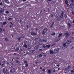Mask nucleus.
I'll list each match as a JSON object with an SVG mask.
<instances>
[{"instance_id":"9b49d317","label":"nucleus","mask_w":74,"mask_h":74,"mask_svg":"<svg viewBox=\"0 0 74 74\" xmlns=\"http://www.w3.org/2000/svg\"><path fill=\"white\" fill-rule=\"evenodd\" d=\"M16 63H18V64H20V63H21L20 61H18V60H16Z\"/></svg>"},{"instance_id":"4d7b16f0","label":"nucleus","mask_w":74,"mask_h":74,"mask_svg":"<svg viewBox=\"0 0 74 74\" xmlns=\"http://www.w3.org/2000/svg\"><path fill=\"white\" fill-rule=\"evenodd\" d=\"M32 52H35V51L34 50H32Z\"/></svg>"},{"instance_id":"79ce46f5","label":"nucleus","mask_w":74,"mask_h":74,"mask_svg":"<svg viewBox=\"0 0 74 74\" xmlns=\"http://www.w3.org/2000/svg\"><path fill=\"white\" fill-rule=\"evenodd\" d=\"M12 19V18H8V20H11V19Z\"/></svg>"},{"instance_id":"f257e3e1","label":"nucleus","mask_w":74,"mask_h":74,"mask_svg":"<svg viewBox=\"0 0 74 74\" xmlns=\"http://www.w3.org/2000/svg\"><path fill=\"white\" fill-rule=\"evenodd\" d=\"M66 36V38H68L70 36V34H69V33H68L67 32L65 33V34H64V36Z\"/></svg>"},{"instance_id":"0e129e2a","label":"nucleus","mask_w":74,"mask_h":74,"mask_svg":"<svg viewBox=\"0 0 74 74\" xmlns=\"http://www.w3.org/2000/svg\"><path fill=\"white\" fill-rule=\"evenodd\" d=\"M40 51H42V49H40Z\"/></svg>"},{"instance_id":"49530a36","label":"nucleus","mask_w":74,"mask_h":74,"mask_svg":"<svg viewBox=\"0 0 74 74\" xmlns=\"http://www.w3.org/2000/svg\"><path fill=\"white\" fill-rule=\"evenodd\" d=\"M53 73H55V72H56V71H55V70H53Z\"/></svg>"},{"instance_id":"20e7f679","label":"nucleus","mask_w":74,"mask_h":74,"mask_svg":"<svg viewBox=\"0 0 74 74\" xmlns=\"http://www.w3.org/2000/svg\"><path fill=\"white\" fill-rule=\"evenodd\" d=\"M72 41L71 40H67L66 42V44H70L72 42Z\"/></svg>"},{"instance_id":"680f3d73","label":"nucleus","mask_w":74,"mask_h":74,"mask_svg":"<svg viewBox=\"0 0 74 74\" xmlns=\"http://www.w3.org/2000/svg\"><path fill=\"white\" fill-rule=\"evenodd\" d=\"M57 66H58V67H59V66H60V65L59 64L57 65Z\"/></svg>"},{"instance_id":"a19ab883","label":"nucleus","mask_w":74,"mask_h":74,"mask_svg":"<svg viewBox=\"0 0 74 74\" xmlns=\"http://www.w3.org/2000/svg\"><path fill=\"white\" fill-rule=\"evenodd\" d=\"M42 40H43V39L42 40L41 39H40L39 40V41L41 42H42V41H43Z\"/></svg>"},{"instance_id":"052dcab7","label":"nucleus","mask_w":74,"mask_h":74,"mask_svg":"<svg viewBox=\"0 0 74 74\" xmlns=\"http://www.w3.org/2000/svg\"><path fill=\"white\" fill-rule=\"evenodd\" d=\"M26 27L27 28H28L29 27V26H28V25H27Z\"/></svg>"},{"instance_id":"bb28decb","label":"nucleus","mask_w":74,"mask_h":74,"mask_svg":"<svg viewBox=\"0 0 74 74\" xmlns=\"http://www.w3.org/2000/svg\"><path fill=\"white\" fill-rule=\"evenodd\" d=\"M63 45L64 47H66V43L63 44Z\"/></svg>"},{"instance_id":"5701e85b","label":"nucleus","mask_w":74,"mask_h":74,"mask_svg":"<svg viewBox=\"0 0 74 74\" xmlns=\"http://www.w3.org/2000/svg\"><path fill=\"white\" fill-rule=\"evenodd\" d=\"M6 24H7V22H3V25H5Z\"/></svg>"},{"instance_id":"f8f14e48","label":"nucleus","mask_w":74,"mask_h":74,"mask_svg":"<svg viewBox=\"0 0 74 74\" xmlns=\"http://www.w3.org/2000/svg\"><path fill=\"white\" fill-rule=\"evenodd\" d=\"M5 2L6 3H7V4H8V3H9V1H8V0H5Z\"/></svg>"},{"instance_id":"c9c22d12","label":"nucleus","mask_w":74,"mask_h":74,"mask_svg":"<svg viewBox=\"0 0 74 74\" xmlns=\"http://www.w3.org/2000/svg\"><path fill=\"white\" fill-rule=\"evenodd\" d=\"M40 57H42V55L41 54H39L38 55Z\"/></svg>"},{"instance_id":"6e6d98bb","label":"nucleus","mask_w":74,"mask_h":74,"mask_svg":"<svg viewBox=\"0 0 74 74\" xmlns=\"http://www.w3.org/2000/svg\"><path fill=\"white\" fill-rule=\"evenodd\" d=\"M53 26V25H52V24H51L50 27H52Z\"/></svg>"},{"instance_id":"423d86ee","label":"nucleus","mask_w":74,"mask_h":74,"mask_svg":"<svg viewBox=\"0 0 74 74\" xmlns=\"http://www.w3.org/2000/svg\"><path fill=\"white\" fill-rule=\"evenodd\" d=\"M59 51V50L58 49H56L54 50L53 52L54 53H57V52H58Z\"/></svg>"},{"instance_id":"473e14b6","label":"nucleus","mask_w":74,"mask_h":74,"mask_svg":"<svg viewBox=\"0 0 74 74\" xmlns=\"http://www.w3.org/2000/svg\"><path fill=\"white\" fill-rule=\"evenodd\" d=\"M24 63H26V64H27V61H24Z\"/></svg>"},{"instance_id":"4468645a","label":"nucleus","mask_w":74,"mask_h":74,"mask_svg":"<svg viewBox=\"0 0 74 74\" xmlns=\"http://www.w3.org/2000/svg\"><path fill=\"white\" fill-rule=\"evenodd\" d=\"M65 4H66V5L69 4V2H68V1H67V0H66L65 1Z\"/></svg>"},{"instance_id":"37998d69","label":"nucleus","mask_w":74,"mask_h":74,"mask_svg":"<svg viewBox=\"0 0 74 74\" xmlns=\"http://www.w3.org/2000/svg\"><path fill=\"white\" fill-rule=\"evenodd\" d=\"M72 14L73 15L74 14V12L73 11H72Z\"/></svg>"},{"instance_id":"b1692460","label":"nucleus","mask_w":74,"mask_h":74,"mask_svg":"<svg viewBox=\"0 0 74 74\" xmlns=\"http://www.w3.org/2000/svg\"><path fill=\"white\" fill-rule=\"evenodd\" d=\"M64 16L65 18H67V15H66V14H64Z\"/></svg>"},{"instance_id":"e433bc0d","label":"nucleus","mask_w":74,"mask_h":74,"mask_svg":"<svg viewBox=\"0 0 74 74\" xmlns=\"http://www.w3.org/2000/svg\"><path fill=\"white\" fill-rule=\"evenodd\" d=\"M42 41H43V42H47V40H46L43 39Z\"/></svg>"},{"instance_id":"3c124183","label":"nucleus","mask_w":74,"mask_h":74,"mask_svg":"<svg viewBox=\"0 0 74 74\" xmlns=\"http://www.w3.org/2000/svg\"><path fill=\"white\" fill-rule=\"evenodd\" d=\"M51 17L52 18V17H53V14H52L51 15Z\"/></svg>"},{"instance_id":"dca6fc26","label":"nucleus","mask_w":74,"mask_h":74,"mask_svg":"<svg viewBox=\"0 0 74 74\" xmlns=\"http://www.w3.org/2000/svg\"><path fill=\"white\" fill-rule=\"evenodd\" d=\"M3 72L4 73V74H5V73H6V71H5V70L4 69H3Z\"/></svg>"},{"instance_id":"8fccbe9b","label":"nucleus","mask_w":74,"mask_h":74,"mask_svg":"<svg viewBox=\"0 0 74 74\" xmlns=\"http://www.w3.org/2000/svg\"><path fill=\"white\" fill-rule=\"evenodd\" d=\"M11 27H12V25H10L9 26V27H10V28H11Z\"/></svg>"},{"instance_id":"09e8293b","label":"nucleus","mask_w":74,"mask_h":74,"mask_svg":"<svg viewBox=\"0 0 74 74\" xmlns=\"http://www.w3.org/2000/svg\"><path fill=\"white\" fill-rule=\"evenodd\" d=\"M0 5H3V3L2 2L0 3Z\"/></svg>"},{"instance_id":"69168bd1","label":"nucleus","mask_w":74,"mask_h":74,"mask_svg":"<svg viewBox=\"0 0 74 74\" xmlns=\"http://www.w3.org/2000/svg\"><path fill=\"white\" fill-rule=\"evenodd\" d=\"M7 63L8 64H9V62H7Z\"/></svg>"},{"instance_id":"5fc2aeb1","label":"nucleus","mask_w":74,"mask_h":74,"mask_svg":"<svg viewBox=\"0 0 74 74\" xmlns=\"http://www.w3.org/2000/svg\"><path fill=\"white\" fill-rule=\"evenodd\" d=\"M10 23H11V25H13V24L12 23V22H10Z\"/></svg>"},{"instance_id":"cd10ccee","label":"nucleus","mask_w":74,"mask_h":74,"mask_svg":"<svg viewBox=\"0 0 74 74\" xmlns=\"http://www.w3.org/2000/svg\"><path fill=\"white\" fill-rule=\"evenodd\" d=\"M8 65L9 66H11V67H12V66L11 65V62H10V64H9Z\"/></svg>"},{"instance_id":"72a5a7b5","label":"nucleus","mask_w":74,"mask_h":74,"mask_svg":"<svg viewBox=\"0 0 74 74\" xmlns=\"http://www.w3.org/2000/svg\"><path fill=\"white\" fill-rule=\"evenodd\" d=\"M56 44V43L55 42H54L52 44V45L54 46Z\"/></svg>"},{"instance_id":"de8ad7c7","label":"nucleus","mask_w":74,"mask_h":74,"mask_svg":"<svg viewBox=\"0 0 74 74\" xmlns=\"http://www.w3.org/2000/svg\"><path fill=\"white\" fill-rule=\"evenodd\" d=\"M16 58L17 59H18V60H19V59H20V58L18 57H16Z\"/></svg>"},{"instance_id":"f03ea898","label":"nucleus","mask_w":74,"mask_h":74,"mask_svg":"<svg viewBox=\"0 0 74 74\" xmlns=\"http://www.w3.org/2000/svg\"><path fill=\"white\" fill-rule=\"evenodd\" d=\"M47 30H48V29H47V28H45L43 32H42V34H43V35H44L45 34V33L47 32Z\"/></svg>"},{"instance_id":"f704fd0d","label":"nucleus","mask_w":74,"mask_h":74,"mask_svg":"<svg viewBox=\"0 0 74 74\" xmlns=\"http://www.w3.org/2000/svg\"><path fill=\"white\" fill-rule=\"evenodd\" d=\"M28 64H25V67H28Z\"/></svg>"},{"instance_id":"e2e57ef3","label":"nucleus","mask_w":74,"mask_h":74,"mask_svg":"<svg viewBox=\"0 0 74 74\" xmlns=\"http://www.w3.org/2000/svg\"><path fill=\"white\" fill-rule=\"evenodd\" d=\"M26 0H23V1H26Z\"/></svg>"},{"instance_id":"9d476101","label":"nucleus","mask_w":74,"mask_h":74,"mask_svg":"<svg viewBox=\"0 0 74 74\" xmlns=\"http://www.w3.org/2000/svg\"><path fill=\"white\" fill-rule=\"evenodd\" d=\"M39 47H40L39 46L36 45V46H35V49H38L39 48Z\"/></svg>"},{"instance_id":"6ab92c4d","label":"nucleus","mask_w":74,"mask_h":74,"mask_svg":"<svg viewBox=\"0 0 74 74\" xmlns=\"http://www.w3.org/2000/svg\"><path fill=\"white\" fill-rule=\"evenodd\" d=\"M10 72L12 73H14L15 72V71H12V69H11L10 71Z\"/></svg>"},{"instance_id":"ddd939ff","label":"nucleus","mask_w":74,"mask_h":74,"mask_svg":"<svg viewBox=\"0 0 74 74\" xmlns=\"http://www.w3.org/2000/svg\"><path fill=\"white\" fill-rule=\"evenodd\" d=\"M50 53L51 54H53L54 53H53V51L52 50H50Z\"/></svg>"},{"instance_id":"a211bd4d","label":"nucleus","mask_w":74,"mask_h":74,"mask_svg":"<svg viewBox=\"0 0 74 74\" xmlns=\"http://www.w3.org/2000/svg\"><path fill=\"white\" fill-rule=\"evenodd\" d=\"M50 47H51V45H46V47H47V48H49Z\"/></svg>"},{"instance_id":"2eb2a0df","label":"nucleus","mask_w":74,"mask_h":74,"mask_svg":"<svg viewBox=\"0 0 74 74\" xmlns=\"http://www.w3.org/2000/svg\"><path fill=\"white\" fill-rule=\"evenodd\" d=\"M62 33L60 34L59 35V36H58V38H60L61 36H62Z\"/></svg>"},{"instance_id":"393cba45","label":"nucleus","mask_w":74,"mask_h":74,"mask_svg":"<svg viewBox=\"0 0 74 74\" xmlns=\"http://www.w3.org/2000/svg\"><path fill=\"white\" fill-rule=\"evenodd\" d=\"M57 19L58 21H60V18L59 17H57Z\"/></svg>"},{"instance_id":"2f4dec72","label":"nucleus","mask_w":74,"mask_h":74,"mask_svg":"<svg viewBox=\"0 0 74 74\" xmlns=\"http://www.w3.org/2000/svg\"><path fill=\"white\" fill-rule=\"evenodd\" d=\"M6 13L7 14H9V11H6Z\"/></svg>"},{"instance_id":"ea45409f","label":"nucleus","mask_w":74,"mask_h":74,"mask_svg":"<svg viewBox=\"0 0 74 74\" xmlns=\"http://www.w3.org/2000/svg\"><path fill=\"white\" fill-rule=\"evenodd\" d=\"M71 3H74V1L73 0H71Z\"/></svg>"},{"instance_id":"1a4fd4ad","label":"nucleus","mask_w":74,"mask_h":74,"mask_svg":"<svg viewBox=\"0 0 74 74\" xmlns=\"http://www.w3.org/2000/svg\"><path fill=\"white\" fill-rule=\"evenodd\" d=\"M68 24L69 26V27H72V24H71V23H68Z\"/></svg>"},{"instance_id":"7ed1b4c3","label":"nucleus","mask_w":74,"mask_h":74,"mask_svg":"<svg viewBox=\"0 0 74 74\" xmlns=\"http://www.w3.org/2000/svg\"><path fill=\"white\" fill-rule=\"evenodd\" d=\"M71 68V66L70 65L69 66H68L66 68H65V70H70V69Z\"/></svg>"},{"instance_id":"13d9d810","label":"nucleus","mask_w":74,"mask_h":74,"mask_svg":"<svg viewBox=\"0 0 74 74\" xmlns=\"http://www.w3.org/2000/svg\"><path fill=\"white\" fill-rule=\"evenodd\" d=\"M3 12V11H2V10H1L0 11V12H1H1Z\"/></svg>"},{"instance_id":"7c9ffc66","label":"nucleus","mask_w":74,"mask_h":74,"mask_svg":"<svg viewBox=\"0 0 74 74\" xmlns=\"http://www.w3.org/2000/svg\"><path fill=\"white\" fill-rule=\"evenodd\" d=\"M21 38L20 37H18V41H21Z\"/></svg>"},{"instance_id":"c756f323","label":"nucleus","mask_w":74,"mask_h":74,"mask_svg":"<svg viewBox=\"0 0 74 74\" xmlns=\"http://www.w3.org/2000/svg\"><path fill=\"white\" fill-rule=\"evenodd\" d=\"M19 48H16L15 50H16V51H18L19 50Z\"/></svg>"},{"instance_id":"338daca9","label":"nucleus","mask_w":74,"mask_h":74,"mask_svg":"<svg viewBox=\"0 0 74 74\" xmlns=\"http://www.w3.org/2000/svg\"><path fill=\"white\" fill-rule=\"evenodd\" d=\"M73 23H74V20H73Z\"/></svg>"},{"instance_id":"f3484780","label":"nucleus","mask_w":74,"mask_h":74,"mask_svg":"<svg viewBox=\"0 0 74 74\" xmlns=\"http://www.w3.org/2000/svg\"><path fill=\"white\" fill-rule=\"evenodd\" d=\"M5 41H8V39L7 38H5Z\"/></svg>"},{"instance_id":"864d4df0","label":"nucleus","mask_w":74,"mask_h":74,"mask_svg":"<svg viewBox=\"0 0 74 74\" xmlns=\"http://www.w3.org/2000/svg\"><path fill=\"white\" fill-rule=\"evenodd\" d=\"M54 22H53V23H52L51 24L52 25H54Z\"/></svg>"},{"instance_id":"4c0bfd02","label":"nucleus","mask_w":74,"mask_h":74,"mask_svg":"<svg viewBox=\"0 0 74 74\" xmlns=\"http://www.w3.org/2000/svg\"><path fill=\"white\" fill-rule=\"evenodd\" d=\"M6 74H9V72H8V70H6Z\"/></svg>"},{"instance_id":"603ef678","label":"nucleus","mask_w":74,"mask_h":74,"mask_svg":"<svg viewBox=\"0 0 74 74\" xmlns=\"http://www.w3.org/2000/svg\"><path fill=\"white\" fill-rule=\"evenodd\" d=\"M43 48H45L46 47V46H45V45L43 46Z\"/></svg>"},{"instance_id":"4be33fe9","label":"nucleus","mask_w":74,"mask_h":74,"mask_svg":"<svg viewBox=\"0 0 74 74\" xmlns=\"http://www.w3.org/2000/svg\"><path fill=\"white\" fill-rule=\"evenodd\" d=\"M60 40V39L58 40V39H57L55 40V42H57V41H59Z\"/></svg>"},{"instance_id":"39448f33","label":"nucleus","mask_w":74,"mask_h":74,"mask_svg":"<svg viewBox=\"0 0 74 74\" xmlns=\"http://www.w3.org/2000/svg\"><path fill=\"white\" fill-rule=\"evenodd\" d=\"M64 14V11H62V12L61 13V14L60 18H63V15Z\"/></svg>"},{"instance_id":"774afa93","label":"nucleus","mask_w":74,"mask_h":74,"mask_svg":"<svg viewBox=\"0 0 74 74\" xmlns=\"http://www.w3.org/2000/svg\"><path fill=\"white\" fill-rule=\"evenodd\" d=\"M72 33L73 34H74V32H73Z\"/></svg>"},{"instance_id":"bf43d9fd","label":"nucleus","mask_w":74,"mask_h":74,"mask_svg":"<svg viewBox=\"0 0 74 74\" xmlns=\"http://www.w3.org/2000/svg\"><path fill=\"white\" fill-rule=\"evenodd\" d=\"M42 69V67H40V69Z\"/></svg>"},{"instance_id":"a18cd8bd","label":"nucleus","mask_w":74,"mask_h":74,"mask_svg":"<svg viewBox=\"0 0 74 74\" xmlns=\"http://www.w3.org/2000/svg\"><path fill=\"white\" fill-rule=\"evenodd\" d=\"M42 71H45V69H43L42 70Z\"/></svg>"},{"instance_id":"6e6552de","label":"nucleus","mask_w":74,"mask_h":74,"mask_svg":"<svg viewBox=\"0 0 74 74\" xmlns=\"http://www.w3.org/2000/svg\"><path fill=\"white\" fill-rule=\"evenodd\" d=\"M70 7H71V8H74V5L72 4H70Z\"/></svg>"},{"instance_id":"58836bf2","label":"nucleus","mask_w":74,"mask_h":74,"mask_svg":"<svg viewBox=\"0 0 74 74\" xmlns=\"http://www.w3.org/2000/svg\"><path fill=\"white\" fill-rule=\"evenodd\" d=\"M71 73H74V69H73L71 71Z\"/></svg>"},{"instance_id":"412c9836","label":"nucleus","mask_w":74,"mask_h":74,"mask_svg":"<svg viewBox=\"0 0 74 74\" xmlns=\"http://www.w3.org/2000/svg\"><path fill=\"white\" fill-rule=\"evenodd\" d=\"M55 35H56V34L55 32H53L51 34L52 36H55Z\"/></svg>"},{"instance_id":"c85d7f7f","label":"nucleus","mask_w":74,"mask_h":74,"mask_svg":"<svg viewBox=\"0 0 74 74\" xmlns=\"http://www.w3.org/2000/svg\"><path fill=\"white\" fill-rule=\"evenodd\" d=\"M2 31V28L1 27H0V33L1 32V31Z\"/></svg>"},{"instance_id":"0eeeda50","label":"nucleus","mask_w":74,"mask_h":74,"mask_svg":"<svg viewBox=\"0 0 74 74\" xmlns=\"http://www.w3.org/2000/svg\"><path fill=\"white\" fill-rule=\"evenodd\" d=\"M31 34L32 36H34V35H35V36H36V35H37V34L35 32H32L31 33Z\"/></svg>"},{"instance_id":"c03bdc74","label":"nucleus","mask_w":74,"mask_h":74,"mask_svg":"<svg viewBox=\"0 0 74 74\" xmlns=\"http://www.w3.org/2000/svg\"><path fill=\"white\" fill-rule=\"evenodd\" d=\"M11 65H12V66H13V65H14V64L12 62H11Z\"/></svg>"},{"instance_id":"aec40b11","label":"nucleus","mask_w":74,"mask_h":74,"mask_svg":"<svg viewBox=\"0 0 74 74\" xmlns=\"http://www.w3.org/2000/svg\"><path fill=\"white\" fill-rule=\"evenodd\" d=\"M48 72L49 74H51V70L49 69L48 70Z\"/></svg>"},{"instance_id":"a878e982","label":"nucleus","mask_w":74,"mask_h":74,"mask_svg":"<svg viewBox=\"0 0 74 74\" xmlns=\"http://www.w3.org/2000/svg\"><path fill=\"white\" fill-rule=\"evenodd\" d=\"M24 47L25 48H27V46L26 44L24 45Z\"/></svg>"}]
</instances>
